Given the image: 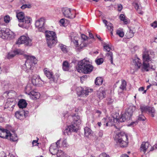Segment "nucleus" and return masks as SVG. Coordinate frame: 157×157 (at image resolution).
Here are the masks:
<instances>
[{
  "instance_id": "nucleus-1",
  "label": "nucleus",
  "mask_w": 157,
  "mask_h": 157,
  "mask_svg": "<svg viewBox=\"0 0 157 157\" xmlns=\"http://www.w3.org/2000/svg\"><path fill=\"white\" fill-rule=\"evenodd\" d=\"M89 38L84 34L81 35V38L79 39L78 37H75L73 39L71 38L72 41L76 47H78V49L80 51L83 47H86L87 45L92 42L90 39L94 40L93 35L90 32H89Z\"/></svg>"
},
{
  "instance_id": "nucleus-2",
  "label": "nucleus",
  "mask_w": 157,
  "mask_h": 157,
  "mask_svg": "<svg viewBox=\"0 0 157 157\" xmlns=\"http://www.w3.org/2000/svg\"><path fill=\"white\" fill-rule=\"evenodd\" d=\"M114 127L117 129L115 131L117 133L114 137L115 140L121 147H127L128 143V135L124 132L120 131L121 127H118L116 125H114Z\"/></svg>"
},
{
  "instance_id": "nucleus-3",
  "label": "nucleus",
  "mask_w": 157,
  "mask_h": 157,
  "mask_svg": "<svg viewBox=\"0 0 157 157\" xmlns=\"http://www.w3.org/2000/svg\"><path fill=\"white\" fill-rule=\"evenodd\" d=\"M25 63L22 66V69L26 73L32 74L34 68V65L36 63L35 58L33 56L27 55Z\"/></svg>"
},
{
  "instance_id": "nucleus-4",
  "label": "nucleus",
  "mask_w": 157,
  "mask_h": 157,
  "mask_svg": "<svg viewBox=\"0 0 157 157\" xmlns=\"http://www.w3.org/2000/svg\"><path fill=\"white\" fill-rule=\"evenodd\" d=\"M78 70L86 74L90 73L93 70V67L90 64L89 59L86 58L78 63Z\"/></svg>"
},
{
  "instance_id": "nucleus-5",
  "label": "nucleus",
  "mask_w": 157,
  "mask_h": 157,
  "mask_svg": "<svg viewBox=\"0 0 157 157\" xmlns=\"http://www.w3.org/2000/svg\"><path fill=\"white\" fill-rule=\"evenodd\" d=\"M135 109L136 107L135 106H130L126 110L124 114H121L118 117L116 116V118L113 117L114 122H122L125 121L126 119L130 120Z\"/></svg>"
},
{
  "instance_id": "nucleus-6",
  "label": "nucleus",
  "mask_w": 157,
  "mask_h": 157,
  "mask_svg": "<svg viewBox=\"0 0 157 157\" xmlns=\"http://www.w3.org/2000/svg\"><path fill=\"white\" fill-rule=\"evenodd\" d=\"M16 16L19 22L22 23L18 24L19 26L25 28H27V24L30 23V18L25 17L24 13L21 12L17 13Z\"/></svg>"
},
{
  "instance_id": "nucleus-7",
  "label": "nucleus",
  "mask_w": 157,
  "mask_h": 157,
  "mask_svg": "<svg viewBox=\"0 0 157 157\" xmlns=\"http://www.w3.org/2000/svg\"><path fill=\"white\" fill-rule=\"evenodd\" d=\"M143 67L146 71H148V68L150 66V62L151 59L149 55V52L145 51L143 53Z\"/></svg>"
},
{
  "instance_id": "nucleus-8",
  "label": "nucleus",
  "mask_w": 157,
  "mask_h": 157,
  "mask_svg": "<svg viewBox=\"0 0 157 157\" xmlns=\"http://www.w3.org/2000/svg\"><path fill=\"white\" fill-rule=\"evenodd\" d=\"M13 34V33L8 29L0 28V36L2 39H9Z\"/></svg>"
},
{
  "instance_id": "nucleus-9",
  "label": "nucleus",
  "mask_w": 157,
  "mask_h": 157,
  "mask_svg": "<svg viewBox=\"0 0 157 157\" xmlns=\"http://www.w3.org/2000/svg\"><path fill=\"white\" fill-rule=\"evenodd\" d=\"M17 44H25L27 46H31L32 45V40L28 36H21L16 42Z\"/></svg>"
},
{
  "instance_id": "nucleus-10",
  "label": "nucleus",
  "mask_w": 157,
  "mask_h": 157,
  "mask_svg": "<svg viewBox=\"0 0 157 157\" xmlns=\"http://www.w3.org/2000/svg\"><path fill=\"white\" fill-rule=\"evenodd\" d=\"M45 21L44 18L41 17L37 20L35 23V25L38 29V30L40 32H45Z\"/></svg>"
},
{
  "instance_id": "nucleus-11",
  "label": "nucleus",
  "mask_w": 157,
  "mask_h": 157,
  "mask_svg": "<svg viewBox=\"0 0 157 157\" xmlns=\"http://www.w3.org/2000/svg\"><path fill=\"white\" fill-rule=\"evenodd\" d=\"M44 72L47 77L50 79L51 81L53 82H56L59 76L58 74L53 75L52 72L48 70L47 68L44 69Z\"/></svg>"
},
{
  "instance_id": "nucleus-12",
  "label": "nucleus",
  "mask_w": 157,
  "mask_h": 157,
  "mask_svg": "<svg viewBox=\"0 0 157 157\" xmlns=\"http://www.w3.org/2000/svg\"><path fill=\"white\" fill-rule=\"evenodd\" d=\"M91 91V89H89L86 87L83 88L80 87L76 89L77 94L79 97H84V96L88 95L89 93Z\"/></svg>"
},
{
  "instance_id": "nucleus-13",
  "label": "nucleus",
  "mask_w": 157,
  "mask_h": 157,
  "mask_svg": "<svg viewBox=\"0 0 157 157\" xmlns=\"http://www.w3.org/2000/svg\"><path fill=\"white\" fill-rule=\"evenodd\" d=\"M32 84L33 85L40 86L44 84L43 82L41 79L40 77L37 75H33L31 78Z\"/></svg>"
},
{
  "instance_id": "nucleus-14",
  "label": "nucleus",
  "mask_w": 157,
  "mask_h": 157,
  "mask_svg": "<svg viewBox=\"0 0 157 157\" xmlns=\"http://www.w3.org/2000/svg\"><path fill=\"white\" fill-rule=\"evenodd\" d=\"M104 48L106 51L108 52L106 53V56L110 60L111 63L113 64V54L111 52H110V50H112V48L109 46L108 44L105 43H104Z\"/></svg>"
},
{
  "instance_id": "nucleus-15",
  "label": "nucleus",
  "mask_w": 157,
  "mask_h": 157,
  "mask_svg": "<svg viewBox=\"0 0 157 157\" xmlns=\"http://www.w3.org/2000/svg\"><path fill=\"white\" fill-rule=\"evenodd\" d=\"M73 121L71 123V125H73V126L77 127V129L78 130L79 125L81 124V121L79 116L78 115H76L75 114L72 115Z\"/></svg>"
},
{
  "instance_id": "nucleus-16",
  "label": "nucleus",
  "mask_w": 157,
  "mask_h": 157,
  "mask_svg": "<svg viewBox=\"0 0 157 157\" xmlns=\"http://www.w3.org/2000/svg\"><path fill=\"white\" fill-rule=\"evenodd\" d=\"M62 12L64 16L66 18L72 19L75 17V15H73V12L71 11L70 9L67 8H63L62 9Z\"/></svg>"
},
{
  "instance_id": "nucleus-17",
  "label": "nucleus",
  "mask_w": 157,
  "mask_h": 157,
  "mask_svg": "<svg viewBox=\"0 0 157 157\" xmlns=\"http://www.w3.org/2000/svg\"><path fill=\"white\" fill-rule=\"evenodd\" d=\"M1 86L3 90H7L9 88H11L12 86V84L9 81L2 80L1 82Z\"/></svg>"
},
{
  "instance_id": "nucleus-18",
  "label": "nucleus",
  "mask_w": 157,
  "mask_h": 157,
  "mask_svg": "<svg viewBox=\"0 0 157 157\" xmlns=\"http://www.w3.org/2000/svg\"><path fill=\"white\" fill-rule=\"evenodd\" d=\"M78 130L77 129V127H74L73 125H71L68 126L67 128L63 131V133L65 135L67 133V135H69L72 132H76Z\"/></svg>"
},
{
  "instance_id": "nucleus-19",
  "label": "nucleus",
  "mask_w": 157,
  "mask_h": 157,
  "mask_svg": "<svg viewBox=\"0 0 157 157\" xmlns=\"http://www.w3.org/2000/svg\"><path fill=\"white\" fill-rule=\"evenodd\" d=\"M48 46L50 48L54 46L57 43V37L46 39Z\"/></svg>"
},
{
  "instance_id": "nucleus-20",
  "label": "nucleus",
  "mask_w": 157,
  "mask_h": 157,
  "mask_svg": "<svg viewBox=\"0 0 157 157\" xmlns=\"http://www.w3.org/2000/svg\"><path fill=\"white\" fill-rule=\"evenodd\" d=\"M23 52L20 49H17L13 51V52H9L8 55V58L9 59L15 56L17 54L21 55Z\"/></svg>"
},
{
  "instance_id": "nucleus-21",
  "label": "nucleus",
  "mask_w": 157,
  "mask_h": 157,
  "mask_svg": "<svg viewBox=\"0 0 157 157\" xmlns=\"http://www.w3.org/2000/svg\"><path fill=\"white\" fill-rule=\"evenodd\" d=\"M151 145L147 142H143L142 143L141 146L140 151L144 152V153H145L147 151L148 148Z\"/></svg>"
},
{
  "instance_id": "nucleus-22",
  "label": "nucleus",
  "mask_w": 157,
  "mask_h": 157,
  "mask_svg": "<svg viewBox=\"0 0 157 157\" xmlns=\"http://www.w3.org/2000/svg\"><path fill=\"white\" fill-rule=\"evenodd\" d=\"M45 36L46 38H53L57 37L55 32L52 31H46L45 30Z\"/></svg>"
},
{
  "instance_id": "nucleus-23",
  "label": "nucleus",
  "mask_w": 157,
  "mask_h": 157,
  "mask_svg": "<svg viewBox=\"0 0 157 157\" xmlns=\"http://www.w3.org/2000/svg\"><path fill=\"white\" fill-rule=\"evenodd\" d=\"M103 23L107 27V29L111 32V33L113 35V24L110 22H108L105 19L103 20Z\"/></svg>"
},
{
  "instance_id": "nucleus-24",
  "label": "nucleus",
  "mask_w": 157,
  "mask_h": 157,
  "mask_svg": "<svg viewBox=\"0 0 157 157\" xmlns=\"http://www.w3.org/2000/svg\"><path fill=\"white\" fill-rule=\"evenodd\" d=\"M27 103L25 100L24 99H21L19 100L18 103V105L20 109H22L26 107Z\"/></svg>"
},
{
  "instance_id": "nucleus-25",
  "label": "nucleus",
  "mask_w": 157,
  "mask_h": 157,
  "mask_svg": "<svg viewBox=\"0 0 157 157\" xmlns=\"http://www.w3.org/2000/svg\"><path fill=\"white\" fill-rule=\"evenodd\" d=\"M33 86L32 84H28L25 88V93L29 95H30V92L33 91L32 90L33 89Z\"/></svg>"
},
{
  "instance_id": "nucleus-26",
  "label": "nucleus",
  "mask_w": 157,
  "mask_h": 157,
  "mask_svg": "<svg viewBox=\"0 0 157 157\" xmlns=\"http://www.w3.org/2000/svg\"><path fill=\"white\" fill-rule=\"evenodd\" d=\"M84 134L86 136L90 137L92 136V132L91 129L87 127H86L84 128Z\"/></svg>"
},
{
  "instance_id": "nucleus-27",
  "label": "nucleus",
  "mask_w": 157,
  "mask_h": 157,
  "mask_svg": "<svg viewBox=\"0 0 157 157\" xmlns=\"http://www.w3.org/2000/svg\"><path fill=\"white\" fill-rule=\"evenodd\" d=\"M9 132L10 131L8 130L4 129V131H3V132L0 134V137L4 139H8Z\"/></svg>"
},
{
  "instance_id": "nucleus-28",
  "label": "nucleus",
  "mask_w": 157,
  "mask_h": 157,
  "mask_svg": "<svg viewBox=\"0 0 157 157\" xmlns=\"http://www.w3.org/2000/svg\"><path fill=\"white\" fill-rule=\"evenodd\" d=\"M23 113L22 110L16 112L15 113V116L17 119L20 120L22 119L25 118Z\"/></svg>"
},
{
  "instance_id": "nucleus-29",
  "label": "nucleus",
  "mask_w": 157,
  "mask_h": 157,
  "mask_svg": "<svg viewBox=\"0 0 157 157\" xmlns=\"http://www.w3.org/2000/svg\"><path fill=\"white\" fill-rule=\"evenodd\" d=\"M29 94H30V95H32L33 96L32 98L34 100L38 99L40 96V93L35 92L34 91H33L31 92H30Z\"/></svg>"
},
{
  "instance_id": "nucleus-30",
  "label": "nucleus",
  "mask_w": 157,
  "mask_h": 157,
  "mask_svg": "<svg viewBox=\"0 0 157 157\" xmlns=\"http://www.w3.org/2000/svg\"><path fill=\"white\" fill-rule=\"evenodd\" d=\"M8 139L13 141H15L17 140V137L16 134H12L10 132L9 133Z\"/></svg>"
},
{
  "instance_id": "nucleus-31",
  "label": "nucleus",
  "mask_w": 157,
  "mask_h": 157,
  "mask_svg": "<svg viewBox=\"0 0 157 157\" xmlns=\"http://www.w3.org/2000/svg\"><path fill=\"white\" fill-rule=\"evenodd\" d=\"M59 147L56 146H55L53 144H52L50 147V151L51 152L52 154L57 153L58 150V148Z\"/></svg>"
},
{
  "instance_id": "nucleus-32",
  "label": "nucleus",
  "mask_w": 157,
  "mask_h": 157,
  "mask_svg": "<svg viewBox=\"0 0 157 157\" xmlns=\"http://www.w3.org/2000/svg\"><path fill=\"white\" fill-rule=\"evenodd\" d=\"M133 63L136 66H137L138 68H140L141 65V60L137 57H135L133 60Z\"/></svg>"
},
{
  "instance_id": "nucleus-33",
  "label": "nucleus",
  "mask_w": 157,
  "mask_h": 157,
  "mask_svg": "<svg viewBox=\"0 0 157 157\" xmlns=\"http://www.w3.org/2000/svg\"><path fill=\"white\" fill-rule=\"evenodd\" d=\"M62 68L64 71H68L69 69V64L67 61H64L63 63Z\"/></svg>"
},
{
  "instance_id": "nucleus-34",
  "label": "nucleus",
  "mask_w": 157,
  "mask_h": 157,
  "mask_svg": "<svg viewBox=\"0 0 157 157\" xmlns=\"http://www.w3.org/2000/svg\"><path fill=\"white\" fill-rule=\"evenodd\" d=\"M135 32L132 30L130 29L129 31L126 33L125 36L127 39H129L133 37L134 35Z\"/></svg>"
},
{
  "instance_id": "nucleus-35",
  "label": "nucleus",
  "mask_w": 157,
  "mask_h": 157,
  "mask_svg": "<svg viewBox=\"0 0 157 157\" xmlns=\"http://www.w3.org/2000/svg\"><path fill=\"white\" fill-rule=\"evenodd\" d=\"M103 82V79L102 78L100 77H97L95 80V83L97 85H101Z\"/></svg>"
},
{
  "instance_id": "nucleus-36",
  "label": "nucleus",
  "mask_w": 157,
  "mask_h": 157,
  "mask_svg": "<svg viewBox=\"0 0 157 157\" xmlns=\"http://www.w3.org/2000/svg\"><path fill=\"white\" fill-rule=\"evenodd\" d=\"M105 91L103 90L101 91L98 92L97 95L98 98L100 99H102L105 97Z\"/></svg>"
},
{
  "instance_id": "nucleus-37",
  "label": "nucleus",
  "mask_w": 157,
  "mask_h": 157,
  "mask_svg": "<svg viewBox=\"0 0 157 157\" xmlns=\"http://www.w3.org/2000/svg\"><path fill=\"white\" fill-rule=\"evenodd\" d=\"M126 82L124 80H122L121 84L120 86V89L122 90H126Z\"/></svg>"
},
{
  "instance_id": "nucleus-38",
  "label": "nucleus",
  "mask_w": 157,
  "mask_h": 157,
  "mask_svg": "<svg viewBox=\"0 0 157 157\" xmlns=\"http://www.w3.org/2000/svg\"><path fill=\"white\" fill-rule=\"evenodd\" d=\"M14 102H11V101H8L7 102H6L5 104V107H11L13 108L14 106Z\"/></svg>"
},
{
  "instance_id": "nucleus-39",
  "label": "nucleus",
  "mask_w": 157,
  "mask_h": 157,
  "mask_svg": "<svg viewBox=\"0 0 157 157\" xmlns=\"http://www.w3.org/2000/svg\"><path fill=\"white\" fill-rule=\"evenodd\" d=\"M149 113L152 117H153L155 116V110L153 107H149L148 111Z\"/></svg>"
},
{
  "instance_id": "nucleus-40",
  "label": "nucleus",
  "mask_w": 157,
  "mask_h": 157,
  "mask_svg": "<svg viewBox=\"0 0 157 157\" xmlns=\"http://www.w3.org/2000/svg\"><path fill=\"white\" fill-rule=\"evenodd\" d=\"M66 154L62 151L58 150L57 155L58 157H65Z\"/></svg>"
},
{
  "instance_id": "nucleus-41",
  "label": "nucleus",
  "mask_w": 157,
  "mask_h": 157,
  "mask_svg": "<svg viewBox=\"0 0 157 157\" xmlns=\"http://www.w3.org/2000/svg\"><path fill=\"white\" fill-rule=\"evenodd\" d=\"M59 46L60 47L61 50L64 53H66L67 52V49L66 48V46L62 44H59Z\"/></svg>"
},
{
  "instance_id": "nucleus-42",
  "label": "nucleus",
  "mask_w": 157,
  "mask_h": 157,
  "mask_svg": "<svg viewBox=\"0 0 157 157\" xmlns=\"http://www.w3.org/2000/svg\"><path fill=\"white\" fill-rule=\"evenodd\" d=\"M104 61L103 58H97L95 60V61L97 65H99L102 63Z\"/></svg>"
},
{
  "instance_id": "nucleus-43",
  "label": "nucleus",
  "mask_w": 157,
  "mask_h": 157,
  "mask_svg": "<svg viewBox=\"0 0 157 157\" xmlns=\"http://www.w3.org/2000/svg\"><path fill=\"white\" fill-rule=\"evenodd\" d=\"M103 131L102 130H100L96 136L95 140H97L98 138H101L103 135Z\"/></svg>"
},
{
  "instance_id": "nucleus-44",
  "label": "nucleus",
  "mask_w": 157,
  "mask_h": 157,
  "mask_svg": "<svg viewBox=\"0 0 157 157\" xmlns=\"http://www.w3.org/2000/svg\"><path fill=\"white\" fill-rule=\"evenodd\" d=\"M106 121V126H108L109 123L112 121V119H109V118L108 117L104 118L103 119V121Z\"/></svg>"
},
{
  "instance_id": "nucleus-45",
  "label": "nucleus",
  "mask_w": 157,
  "mask_h": 157,
  "mask_svg": "<svg viewBox=\"0 0 157 157\" xmlns=\"http://www.w3.org/2000/svg\"><path fill=\"white\" fill-rule=\"evenodd\" d=\"M149 107L147 106H141L140 107V109L142 112H145L148 111Z\"/></svg>"
},
{
  "instance_id": "nucleus-46",
  "label": "nucleus",
  "mask_w": 157,
  "mask_h": 157,
  "mask_svg": "<svg viewBox=\"0 0 157 157\" xmlns=\"http://www.w3.org/2000/svg\"><path fill=\"white\" fill-rule=\"evenodd\" d=\"M116 34L119 35L120 37H122L124 36V33L122 31H121L119 30H117L116 32Z\"/></svg>"
},
{
  "instance_id": "nucleus-47",
  "label": "nucleus",
  "mask_w": 157,
  "mask_h": 157,
  "mask_svg": "<svg viewBox=\"0 0 157 157\" xmlns=\"http://www.w3.org/2000/svg\"><path fill=\"white\" fill-rule=\"evenodd\" d=\"M10 17L8 15H6L4 17V22L6 23H8L10 21Z\"/></svg>"
},
{
  "instance_id": "nucleus-48",
  "label": "nucleus",
  "mask_w": 157,
  "mask_h": 157,
  "mask_svg": "<svg viewBox=\"0 0 157 157\" xmlns=\"http://www.w3.org/2000/svg\"><path fill=\"white\" fill-rule=\"evenodd\" d=\"M146 119L145 117L142 115H140L138 118V120L144 121Z\"/></svg>"
},
{
  "instance_id": "nucleus-49",
  "label": "nucleus",
  "mask_w": 157,
  "mask_h": 157,
  "mask_svg": "<svg viewBox=\"0 0 157 157\" xmlns=\"http://www.w3.org/2000/svg\"><path fill=\"white\" fill-rule=\"evenodd\" d=\"M31 6L29 4H24L21 7V8L22 9H24L26 8H30Z\"/></svg>"
},
{
  "instance_id": "nucleus-50",
  "label": "nucleus",
  "mask_w": 157,
  "mask_h": 157,
  "mask_svg": "<svg viewBox=\"0 0 157 157\" xmlns=\"http://www.w3.org/2000/svg\"><path fill=\"white\" fill-rule=\"evenodd\" d=\"M114 100L113 98H109L107 99V103L108 104H111L114 101Z\"/></svg>"
},
{
  "instance_id": "nucleus-51",
  "label": "nucleus",
  "mask_w": 157,
  "mask_h": 157,
  "mask_svg": "<svg viewBox=\"0 0 157 157\" xmlns=\"http://www.w3.org/2000/svg\"><path fill=\"white\" fill-rule=\"evenodd\" d=\"M22 111L24 112V116L25 118L28 116L29 113V112L28 111H25L24 110L22 109Z\"/></svg>"
},
{
  "instance_id": "nucleus-52",
  "label": "nucleus",
  "mask_w": 157,
  "mask_h": 157,
  "mask_svg": "<svg viewBox=\"0 0 157 157\" xmlns=\"http://www.w3.org/2000/svg\"><path fill=\"white\" fill-rule=\"evenodd\" d=\"M60 139L58 140L56 143V144H53L55 146H56L58 147H59V145L60 144Z\"/></svg>"
},
{
  "instance_id": "nucleus-53",
  "label": "nucleus",
  "mask_w": 157,
  "mask_h": 157,
  "mask_svg": "<svg viewBox=\"0 0 157 157\" xmlns=\"http://www.w3.org/2000/svg\"><path fill=\"white\" fill-rule=\"evenodd\" d=\"M156 149H157V143L151 147V148L149 151H152Z\"/></svg>"
},
{
  "instance_id": "nucleus-54",
  "label": "nucleus",
  "mask_w": 157,
  "mask_h": 157,
  "mask_svg": "<svg viewBox=\"0 0 157 157\" xmlns=\"http://www.w3.org/2000/svg\"><path fill=\"white\" fill-rule=\"evenodd\" d=\"M151 25L152 27H153L154 28L157 27V22H154L151 24Z\"/></svg>"
},
{
  "instance_id": "nucleus-55",
  "label": "nucleus",
  "mask_w": 157,
  "mask_h": 157,
  "mask_svg": "<svg viewBox=\"0 0 157 157\" xmlns=\"http://www.w3.org/2000/svg\"><path fill=\"white\" fill-rule=\"evenodd\" d=\"M117 7L118 11H121L122 10L123 8L122 5L121 4H118L117 5Z\"/></svg>"
},
{
  "instance_id": "nucleus-56",
  "label": "nucleus",
  "mask_w": 157,
  "mask_h": 157,
  "mask_svg": "<svg viewBox=\"0 0 157 157\" xmlns=\"http://www.w3.org/2000/svg\"><path fill=\"white\" fill-rule=\"evenodd\" d=\"M125 18V16L123 14H121L120 16V19L121 20L123 21Z\"/></svg>"
},
{
  "instance_id": "nucleus-57",
  "label": "nucleus",
  "mask_w": 157,
  "mask_h": 157,
  "mask_svg": "<svg viewBox=\"0 0 157 157\" xmlns=\"http://www.w3.org/2000/svg\"><path fill=\"white\" fill-rule=\"evenodd\" d=\"M138 122L137 121H136L132 122L130 124L129 126H134V125H136L138 124Z\"/></svg>"
},
{
  "instance_id": "nucleus-58",
  "label": "nucleus",
  "mask_w": 157,
  "mask_h": 157,
  "mask_svg": "<svg viewBox=\"0 0 157 157\" xmlns=\"http://www.w3.org/2000/svg\"><path fill=\"white\" fill-rule=\"evenodd\" d=\"M38 140H34L32 142V144L33 146H36L37 144H38L39 143H37Z\"/></svg>"
},
{
  "instance_id": "nucleus-59",
  "label": "nucleus",
  "mask_w": 157,
  "mask_h": 157,
  "mask_svg": "<svg viewBox=\"0 0 157 157\" xmlns=\"http://www.w3.org/2000/svg\"><path fill=\"white\" fill-rule=\"evenodd\" d=\"M66 143V139H64L63 140L62 142V145L63 147H66L67 145Z\"/></svg>"
},
{
  "instance_id": "nucleus-60",
  "label": "nucleus",
  "mask_w": 157,
  "mask_h": 157,
  "mask_svg": "<svg viewBox=\"0 0 157 157\" xmlns=\"http://www.w3.org/2000/svg\"><path fill=\"white\" fill-rule=\"evenodd\" d=\"M135 7L136 9L138 10L140 9V6L137 3H136L134 6Z\"/></svg>"
},
{
  "instance_id": "nucleus-61",
  "label": "nucleus",
  "mask_w": 157,
  "mask_h": 157,
  "mask_svg": "<svg viewBox=\"0 0 157 157\" xmlns=\"http://www.w3.org/2000/svg\"><path fill=\"white\" fill-rule=\"evenodd\" d=\"M65 20L64 18L61 19L59 21L60 23L62 25H63L65 23Z\"/></svg>"
},
{
  "instance_id": "nucleus-62",
  "label": "nucleus",
  "mask_w": 157,
  "mask_h": 157,
  "mask_svg": "<svg viewBox=\"0 0 157 157\" xmlns=\"http://www.w3.org/2000/svg\"><path fill=\"white\" fill-rule=\"evenodd\" d=\"M106 156V154L105 153H103L99 155V157H105Z\"/></svg>"
},
{
  "instance_id": "nucleus-63",
  "label": "nucleus",
  "mask_w": 157,
  "mask_h": 157,
  "mask_svg": "<svg viewBox=\"0 0 157 157\" xmlns=\"http://www.w3.org/2000/svg\"><path fill=\"white\" fill-rule=\"evenodd\" d=\"M0 157H6V156L4 153H2L0 154Z\"/></svg>"
},
{
  "instance_id": "nucleus-64",
  "label": "nucleus",
  "mask_w": 157,
  "mask_h": 157,
  "mask_svg": "<svg viewBox=\"0 0 157 157\" xmlns=\"http://www.w3.org/2000/svg\"><path fill=\"white\" fill-rule=\"evenodd\" d=\"M120 157H129V156L126 154H123Z\"/></svg>"
}]
</instances>
